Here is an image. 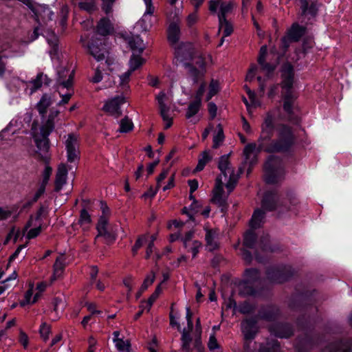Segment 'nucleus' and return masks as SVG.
Here are the masks:
<instances>
[{
    "label": "nucleus",
    "instance_id": "obj_4",
    "mask_svg": "<svg viewBox=\"0 0 352 352\" xmlns=\"http://www.w3.org/2000/svg\"><path fill=\"white\" fill-rule=\"evenodd\" d=\"M264 172V179L267 184H274L282 181L285 173L282 160L270 155L265 164Z\"/></svg>",
    "mask_w": 352,
    "mask_h": 352
},
{
    "label": "nucleus",
    "instance_id": "obj_3",
    "mask_svg": "<svg viewBox=\"0 0 352 352\" xmlns=\"http://www.w3.org/2000/svg\"><path fill=\"white\" fill-rule=\"evenodd\" d=\"M269 236L265 235L258 241L254 232L252 230H248L244 234L243 245L246 248L254 250V254L256 259L261 263L263 261L261 254L266 255L269 252L274 251L273 248L269 244Z\"/></svg>",
    "mask_w": 352,
    "mask_h": 352
},
{
    "label": "nucleus",
    "instance_id": "obj_42",
    "mask_svg": "<svg viewBox=\"0 0 352 352\" xmlns=\"http://www.w3.org/2000/svg\"><path fill=\"white\" fill-rule=\"evenodd\" d=\"M244 275L245 280L252 282L254 285L260 278V273L258 270L254 268L246 270L245 271Z\"/></svg>",
    "mask_w": 352,
    "mask_h": 352
},
{
    "label": "nucleus",
    "instance_id": "obj_14",
    "mask_svg": "<svg viewBox=\"0 0 352 352\" xmlns=\"http://www.w3.org/2000/svg\"><path fill=\"white\" fill-rule=\"evenodd\" d=\"M107 220L105 217H100L96 230L98 234L95 238L96 241L100 237H103L104 241L107 244L113 243L116 239V234L113 232H109L107 230Z\"/></svg>",
    "mask_w": 352,
    "mask_h": 352
},
{
    "label": "nucleus",
    "instance_id": "obj_9",
    "mask_svg": "<svg viewBox=\"0 0 352 352\" xmlns=\"http://www.w3.org/2000/svg\"><path fill=\"white\" fill-rule=\"evenodd\" d=\"M67 162L73 163L80 159L79 138L75 133L67 135L65 142Z\"/></svg>",
    "mask_w": 352,
    "mask_h": 352
},
{
    "label": "nucleus",
    "instance_id": "obj_18",
    "mask_svg": "<svg viewBox=\"0 0 352 352\" xmlns=\"http://www.w3.org/2000/svg\"><path fill=\"white\" fill-rule=\"evenodd\" d=\"M271 334L276 337L286 338L293 333L292 327L288 324H274L270 327Z\"/></svg>",
    "mask_w": 352,
    "mask_h": 352
},
{
    "label": "nucleus",
    "instance_id": "obj_19",
    "mask_svg": "<svg viewBox=\"0 0 352 352\" xmlns=\"http://www.w3.org/2000/svg\"><path fill=\"white\" fill-rule=\"evenodd\" d=\"M302 15L316 17L318 12V3L316 1L300 0Z\"/></svg>",
    "mask_w": 352,
    "mask_h": 352
},
{
    "label": "nucleus",
    "instance_id": "obj_53",
    "mask_svg": "<svg viewBox=\"0 0 352 352\" xmlns=\"http://www.w3.org/2000/svg\"><path fill=\"white\" fill-rule=\"evenodd\" d=\"M238 309L239 311L241 314H248L254 311L255 309V306L248 302H244L243 303L239 305Z\"/></svg>",
    "mask_w": 352,
    "mask_h": 352
},
{
    "label": "nucleus",
    "instance_id": "obj_26",
    "mask_svg": "<svg viewBox=\"0 0 352 352\" xmlns=\"http://www.w3.org/2000/svg\"><path fill=\"white\" fill-rule=\"evenodd\" d=\"M128 43L133 52L142 54L145 49L143 40L138 35L132 36L128 40Z\"/></svg>",
    "mask_w": 352,
    "mask_h": 352
},
{
    "label": "nucleus",
    "instance_id": "obj_54",
    "mask_svg": "<svg viewBox=\"0 0 352 352\" xmlns=\"http://www.w3.org/2000/svg\"><path fill=\"white\" fill-rule=\"evenodd\" d=\"M52 173V167L49 166V164H45V167L42 174L43 179L41 184L46 186L47 184H48Z\"/></svg>",
    "mask_w": 352,
    "mask_h": 352
},
{
    "label": "nucleus",
    "instance_id": "obj_20",
    "mask_svg": "<svg viewBox=\"0 0 352 352\" xmlns=\"http://www.w3.org/2000/svg\"><path fill=\"white\" fill-rule=\"evenodd\" d=\"M67 168L65 164L58 166L55 179L54 190L59 192L67 182Z\"/></svg>",
    "mask_w": 352,
    "mask_h": 352
},
{
    "label": "nucleus",
    "instance_id": "obj_6",
    "mask_svg": "<svg viewBox=\"0 0 352 352\" xmlns=\"http://www.w3.org/2000/svg\"><path fill=\"white\" fill-rule=\"evenodd\" d=\"M50 135V133H44L41 130L33 135L34 142L36 146V153L38 155L39 160L45 164H49L51 159L49 153L50 140L48 137Z\"/></svg>",
    "mask_w": 352,
    "mask_h": 352
},
{
    "label": "nucleus",
    "instance_id": "obj_49",
    "mask_svg": "<svg viewBox=\"0 0 352 352\" xmlns=\"http://www.w3.org/2000/svg\"><path fill=\"white\" fill-rule=\"evenodd\" d=\"M39 333L43 341L46 342L51 333V326L45 322H43L39 328Z\"/></svg>",
    "mask_w": 352,
    "mask_h": 352
},
{
    "label": "nucleus",
    "instance_id": "obj_58",
    "mask_svg": "<svg viewBox=\"0 0 352 352\" xmlns=\"http://www.w3.org/2000/svg\"><path fill=\"white\" fill-rule=\"evenodd\" d=\"M32 295H33V285H31L30 287L26 291L24 295V300L21 302V306H25L28 304H32Z\"/></svg>",
    "mask_w": 352,
    "mask_h": 352
},
{
    "label": "nucleus",
    "instance_id": "obj_7",
    "mask_svg": "<svg viewBox=\"0 0 352 352\" xmlns=\"http://www.w3.org/2000/svg\"><path fill=\"white\" fill-rule=\"evenodd\" d=\"M223 181L221 176H218L215 180V185L212 190V197L211 202L217 205L221 210V212L226 213L228 210V198L231 192L225 193L223 190ZM228 191H229L228 190Z\"/></svg>",
    "mask_w": 352,
    "mask_h": 352
},
{
    "label": "nucleus",
    "instance_id": "obj_30",
    "mask_svg": "<svg viewBox=\"0 0 352 352\" xmlns=\"http://www.w3.org/2000/svg\"><path fill=\"white\" fill-rule=\"evenodd\" d=\"M265 212L261 209L255 210L250 221L251 228H259L263 222Z\"/></svg>",
    "mask_w": 352,
    "mask_h": 352
},
{
    "label": "nucleus",
    "instance_id": "obj_25",
    "mask_svg": "<svg viewBox=\"0 0 352 352\" xmlns=\"http://www.w3.org/2000/svg\"><path fill=\"white\" fill-rule=\"evenodd\" d=\"M254 284L245 279L239 284V294L241 296H254L256 293L254 288Z\"/></svg>",
    "mask_w": 352,
    "mask_h": 352
},
{
    "label": "nucleus",
    "instance_id": "obj_62",
    "mask_svg": "<svg viewBox=\"0 0 352 352\" xmlns=\"http://www.w3.org/2000/svg\"><path fill=\"white\" fill-rule=\"evenodd\" d=\"M193 234L194 232L192 231H188L186 233L185 236L182 238V241L183 242L185 248H188L190 243L193 241H192Z\"/></svg>",
    "mask_w": 352,
    "mask_h": 352
},
{
    "label": "nucleus",
    "instance_id": "obj_16",
    "mask_svg": "<svg viewBox=\"0 0 352 352\" xmlns=\"http://www.w3.org/2000/svg\"><path fill=\"white\" fill-rule=\"evenodd\" d=\"M89 54L97 60L100 61L104 59L106 50L101 41L98 38H92L87 45Z\"/></svg>",
    "mask_w": 352,
    "mask_h": 352
},
{
    "label": "nucleus",
    "instance_id": "obj_56",
    "mask_svg": "<svg viewBox=\"0 0 352 352\" xmlns=\"http://www.w3.org/2000/svg\"><path fill=\"white\" fill-rule=\"evenodd\" d=\"M169 112L170 111L160 113L163 121L165 122V129H168L173 124V118L170 117Z\"/></svg>",
    "mask_w": 352,
    "mask_h": 352
},
{
    "label": "nucleus",
    "instance_id": "obj_46",
    "mask_svg": "<svg viewBox=\"0 0 352 352\" xmlns=\"http://www.w3.org/2000/svg\"><path fill=\"white\" fill-rule=\"evenodd\" d=\"M17 274L14 272L8 278L1 282L0 285V295L3 294L6 290L12 287V285L10 283L11 280H14L16 278Z\"/></svg>",
    "mask_w": 352,
    "mask_h": 352
},
{
    "label": "nucleus",
    "instance_id": "obj_47",
    "mask_svg": "<svg viewBox=\"0 0 352 352\" xmlns=\"http://www.w3.org/2000/svg\"><path fill=\"white\" fill-rule=\"evenodd\" d=\"M43 77V74H38L36 78L30 81L29 84L31 86L30 88V94L35 92L36 90L41 87Z\"/></svg>",
    "mask_w": 352,
    "mask_h": 352
},
{
    "label": "nucleus",
    "instance_id": "obj_63",
    "mask_svg": "<svg viewBox=\"0 0 352 352\" xmlns=\"http://www.w3.org/2000/svg\"><path fill=\"white\" fill-rule=\"evenodd\" d=\"M244 87L246 90V92L248 94L249 99L250 100V102L252 103V107H256V106L259 105L258 102L256 100L255 93L251 91L250 89L248 87V86L245 85Z\"/></svg>",
    "mask_w": 352,
    "mask_h": 352
},
{
    "label": "nucleus",
    "instance_id": "obj_60",
    "mask_svg": "<svg viewBox=\"0 0 352 352\" xmlns=\"http://www.w3.org/2000/svg\"><path fill=\"white\" fill-rule=\"evenodd\" d=\"M123 284L127 288L128 293L127 296H129L132 292L133 287L134 285L133 278L131 276H128L123 279Z\"/></svg>",
    "mask_w": 352,
    "mask_h": 352
},
{
    "label": "nucleus",
    "instance_id": "obj_36",
    "mask_svg": "<svg viewBox=\"0 0 352 352\" xmlns=\"http://www.w3.org/2000/svg\"><path fill=\"white\" fill-rule=\"evenodd\" d=\"M201 104V102L196 100L190 102L186 113V117L187 119L192 118L199 112Z\"/></svg>",
    "mask_w": 352,
    "mask_h": 352
},
{
    "label": "nucleus",
    "instance_id": "obj_5",
    "mask_svg": "<svg viewBox=\"0 0 352 352\" xmlns=\"http://www.w3.org/2000/svg\"><path fill=\"white\" fill-rule=\"evenodd\" d=\"M229 157L230 154H227L219 157L218 168L221 172V174L219 176H221L222 179L223 177H224V181L226 182V188L229 192H232L238 182L240 175L242 173V169L239 168L238 173H236L231 166Z\"/></svg>",
    "mask_w": 352,
    "mask_h": 352
},
{
    "label": "nucleus",
    "instance_id": "obj_8",
    "mask_svg": "<svg viewBox=\"0 0 352 352\" xmlns=\"http://www.w3.org/2000/svg\"><path fill=\"white\" fill-rule=\"evenodd\" d=\"M306 27L294 23L287 30L285 35L281 38V47L285 51L292 42H298L305 34Z\"/></svg>",
    "mask_w": 352,
    "mask_h": 352
},
{
    "label": "nucleus",
    "instance_id": "obj_40",
    "mask_svg": "<svg viewBox=\"0 0 352 352\" xmlns=\"http://www.w3.org/2000/svg\"><path fill=\"white\" fill-rule=\"evenodd\" d=\"M74 5H78L79 8L88 12H92L96 10V5L93 1L82 2L80 0H72Z\"/></svg>",
    "mask_w": 352,
    "mask_h": 352
},
{
    "label": "nucleus",
    "instance_id": "obj_17",
    "mask_svg": "<svg viewBox=\"0 0 352 352\" xmlns=\"http://www.w3.org/2000/svg\"><path fill=\"white\" fill-rule=\"evenodd\" d=\"M241 329L245 340H252L257 331L256 321L253 318L243 320L241 322Z\"/></svg>",
    "mask_w": 352,
    "mask_h": 352
},
{
    "label": "nucleus",
    "instance_id": "obj_12",
    "mask_svg": "<svg viewBox=\"0 0 352 352\" xmlns=\"http://www.w3.org/2000/svg\"><path fill=\"white\" fill-rule=\"evenodd\" d=\"M43 208H40L39 210L37 211L35 217L31 216L29 221L25 224L23 231H27L29 228H30L32 226H36L35 228L30 229L26 235V238L28 239H32L36 238L37 236H38L41 232L42 228H41V217L43 214Z\"/></svg>",
    "mask_w": 352,
    "mask_h": 352
},
{
    "label": "nucleus",
    "instance_id": "obj_50",
    "mask_svg": "<svg viewBox=\"0 0 352 352\" xmlns=\"http://www.w3.org/2000/svg\"><path fill=\"white\" fill-rule=\"evenodd\" d=\"M155 278V275L153 272H151L149 274H148L146 278H144L142 285H141L140 289V295L142 292H144L147 289V288L151 285Z\"/></svg>",
    "mask_w": 352,
    "mask_h": 352
},
{
    "label": "nucleus",
    "instance_id": "obj_31",
    "mask_svg": "<svg viewBox=\"0 0 352 352\" xmlns=\"http://www.w3.org/2000/svg\"><path fill=\"white\" fill-rule=\"evenodd\" d=\"M53 280L60 277L65 270V259L62 256H58L54 264Z\"/></svg>",
    "mask_w": 352,
    "mask_h": 352
},
{
    "label": "nucleus",
    "instance_id": "obj_45",
    "mask_svg": "<svg viewBox=\"0 0 352 352\" xmlns=\"http://www.w3.org/2000/svg\"><path fill=\"white\" fill-rule=\"evenodd\" d=\"M218 131L213 137L212 148H217L223 142L224 135L221 125L219 124L217 126Z\"/></svg>",
    "mask_w": 352,
    "mask_h": 352
},
{
    "label": "nucleus",
    "instance_id": "obj_38",
    "mask_svg": "<svg viewBox=\"0 0 352 352\" xmlns=\"http://www.w3.org/2000/svg\"><path fill=\"white\" fill-rule=\"evenodd\" d=\"M212 159V156L210 155L209 151H204L199 158L198 164L195 168L196 171L202 170L207 163H208Z\"/></svg>",
    "mask_w": 352,
    "mask_h": 352
},
{
    "label": "nucleus",
    "instance_id": "obj_51",
    "mask_svg": "<svg viewBox=\"0 0 352 352\" xmlns=\"http://www.w3.org/2000/svg\"><path fill=\"white\" fill-rule=\"evenodd\" d=\"M219 91V82L215 80H212L209 86V92L208 94L206 100H210L214 96H215Z\"/></svg>",
    "mask_w": 352,
    "mask_h": 352
},
{
    "label": "nucleus",
    "instance_id": "obj_24",
    "mask_svg": "<svg viewBox=\"0 0 352 352\" xmlns=\"http://www.w3.org/2000/svg\"><path fill=\"white\" fill-rule=\"evenodd\" d=\"M180 37V28L176 23H171L167 29V38L170 44L173 47L178 43Z\"/></svg>",
    "mask_w": 352,
    "mask_h": 352
},
{
    "label": "nucleus",
    "instance_id": "obj_43",
    "mask_svg": "<svg viewBox=\"0 0 352 352\" xmlns=\"http://www.w3.org/2000/svg\"><path fill=\"white\" fill-rule=\"evenodd\" d=\"M91 221V219L89 212L85 209L81 210L78 220V223L80 226L83 227L84 230L87 229Z\"/></svg>",
    "mask_w": 352,
    "mask_h": 352
},
{
    "label": "nucleus",
    "instance_id": "obj_57",
    "mask_svg": "<svg viewBox=\"0 0 352 352\" xmlns=\"http://www.w3.org/2000/svg\"><path fill=\"white\" fill-rule=\"evenodd\" d=\"M46 186L40 184L39 188L34 195L31 201L28 202V205H31L38 201V199L45 193Z\"/></svg>",
    "mask_w": 352,
    "mask_h": 352
},
{
    "label": "nucleus",
    "instance_id": "obj_21",
    "mask_svg": "<svg viewBox=\"0 0 352 352\" xmlns=\"http://www.w3.org/2000/svg\"><path fill=\"white\" fill-rule=\"evenodd\" d=\"M278 197L276 193L267 192L262 200V207L267 211H273L278 208Z\"/></svg>",
    "mask_w": 352,
    "mask_h": 352
},
{
    "label": "nucleus",
    "instance_id": "obj_64",
    "mask_svg": "<svg viewBox=\"0 0 352 352\" xmlns=\"http://www.w3.org/2000/svg\"><path fill=\"white\" fill-rule=\"evenodd\" d=\"M337 349L336 351H331V352H352L351 348L346 344V343L340 342L336 344Z\"/></svg>",
    "mask_w": 352,
    "mask_h": 352
},
{
    "label": "nucleus",
    "instance_id": "obj_22",
    "mask_svg": "<svg viewBox=\"0 0 352 352\" xmlns=\"http://www.w3.org/2000/svg\"><path fill=\"white\" fill-rule=\"evenodd\" d=\"M267 54V47L263 45L261 47L259 51V56L258 57V63L261 66V69L266 73L268 76L272 74L275 69V66L265 62V58Z\"/></svg>",
    "mask_w": 352,
    "mask_h": 352
},
{
    "label": "nucleus",
    "instance_id": "obj_44",
    "mask_svg": "<svg viewBox=\"0 0 352 352\" xmlns=\"http://www.w3.org/2000/svg\"><path fill=\"white\" fill-rule=\"evenodd\" d=\"M182 347L186 352H190V343L192 342V338L189 332H187L185 329L182 333Z\"/></svg>",
    "mask_w": 352,
    "mask_h": 352
},
{
    "label": "nucleus",
    "instance_id": "obj_28",
    "mask_svg": "<svg viewBox=\"0 0 352 352\" xmlns=\"http://www.w3.org/2000/svg\"><path fill=\"white\" fill-rule=\"evenodd\" d=\"M156 21L157 17L155 16L144 14L142 17L138 22V25L140 26L143 31L147 32L151 28Z\"/></svg>",
    "mask_w": 352,
    "mask_h": 352
},
{
    "label": "nucleus",
    "instance_id": "obj_34",
    "mask_svg": "<svg viewBox=\"0 0 352 352\" xmlns=\"http://www.w3.org/2000/svg\"><path fill=\"white\" fill-rule=\"evenodd\" d=\"M185 67H190L189 74L194 83H197L199 79H201L205 74V70L202 69H197L195 67L192 66L189 63H185Z\"/></svg>",
    "mask_w": 352,
    "mask_h": 352
},
{
    "label": "nucleus",
    "instance_id": "obj_35",
    "mask_svg": "<svg viewBox=\"0 0 352 352\" xmlns=\"http://www.w3.org/2000/svg\"><path fill=\"white\" fill-rule=\"evenodd\" d=\"M258 352H280V344L277 340H272L265 345L262 344Z\"/></svg>",
    "mask_w": 352,
    "mask_h": 352
},
{
    "label": "nucleus",
    "instance_id": "obj_1",
    "mask_svg": "<svg viewBox=\"0 0 352 352\" xmlns=\"http://www.w3.org/2000/svg\"><path fill=\"white\" fill-rule=\"evenodd\" d=\"M274 129V117L268 112L261 124L258 145L256 143H250L244 148L243 153L246 160H250L255 151L273 153H285L290 150L295 142L292 127L284 124H279L276 129V138L272 139Z\"/></svg>",
    "mask_w": 352,
    "mask_h": 352
},
{
    "label": "nucleus",
    "instance_id": "obj_37",
    "mask_svg": "<svg viewBox=\"0 0 352 352\" xmlns=\"http://www.w3.org/2000/svg\"><path fill=\"white\" fill-rule=\"evenodd\" d=\"M144 62V60L140 56V54L135 55L134 53L132 54L129 60V69L133 72L141 67Z\"/></svg>",
    "mask_w": 352,
    "mask_h": 352
},
{
    "label": "nucleus",
    "instance_id": "obj_33",
    "mask_svg": "<svg viewBox=\"0 0 352 352\" xmlns=\"http://www.w3.org/2000/svg\"><path fill=\"white\" fill-rule=\"evenodd\" d=\"M217 232L213 230H207L206 233V241L210 250H213L217 248Z\"/></svg>",
    "mask_w": 352,
    "mask_h": 352
},
{
    "label": "nucleus",
    "instance_id": "obj_61",
    "mask_svg": "<svg viewBox=\"0 0 352 352\" xmlns=\"http://www.w3.org/2000/svg\"><path fill=\"white\" fill-rule=\"evenodd\" d=\"M116 348L120 351H128L130 346L129 342L127 341H124L122 339H120L116 342H114Z\"/></svg>",
    "mask_w": 352,
    "mask_h": 352
},
{
    "label": "nucleus",
    "instance_id": "obj_13",
    "mask_svg": "<svg viewBox=\"0 0 352 352\" xmlns=\"http://www.w3.org/2000/svg\"><path fill=\"white\" fill-rule=\"evenodd\" d=\"M126 102L125 98L122 96H116L107 100L102 107V110L108 114L118 118L122 115L120 107Z\"/></svg>",
    "mask_w": 352,
    "mask_h": 352
},
{
    "label": "nucleus",
    "instance_id": "obj_39",
    "mask_svg": "<svg viewBox=\"0 0 352 352\" xmlns=\"http://www.w3.org/2000/svg\"><path fill=\"white\" fill-rule=\"evenodd\" d=\"M134 125L132 120L127 116H125L120 121V133H129L133 129Z\"/></svg>",
    "mask_w": 352,
    "mask_h": 352
},
{
    "label": "nucleus",
    "instance_id": "obj_11",
    "mask_svg": "<svg viewBox=\"0 0 352 352\" xmlns=\"http://www.w3.org/2000/svg\"><path fill=\"white\" fill-rule=\"evenodd\" d=\"M292 275L290 266L273 267L267 270V276L269 280L274 283H282L287 281Z\"/></svg>",
    "mask_w": 352,
    "mask_h": 352
},
{
    "label": "nucleus",
    "instance_id": "obj_48",
    "mask_svg": "<svg viewBox=\"0 0 352 352\" xmlns=\"http://www.w3.org/2000/svg\"><path fill=\"white\" fill-rule=\"evenodd\" d=\"M166 97V94L164 91L160 92L156 96V100L160 108V113L170 111V107L164 103Z\"/></svg>",
    "mask_w": 352,
    "mask_h": 352
},
{
    "label": "nucleus",
    "instance_id": "obj_2",
    "mask_svg": "<svg viewBox=\"0 0 352 352\" xmlns=\"http://www.w3.org/2000/svg\"><path fill=\"white\" fill-rule=\"evenodd\" d=\"M281 95L283 99V109L289 115L293 114L294 104L297 95L293 91L294 70L290 63H285L281 67Z\"/></svg>",
    "mask_w": 352,
    "mask_h": 352
},
{
    "label": "nucleus",
    "instance_id": "obj_23",
    "mask_svg": "<svg viewBox=\"0 0 352 352\" xmlns=\"http://www.w3.org/2000/svg\"><path fill=\"white\" fill-rule=\"evenodd\" d=\"M58 83L62 85L64 88L69 89L72 86L74 71L69 72L65 68H61L58 72Z\"/></svg>",
    "mask_w": 352,
    "mask_h": 352
},
{
    "label": "nucleus",
    "instance_id": "obj_10",
    "mask_svg": "<svg viewBox=\"0 0 352 352\" xmlns=\"http://www.w3.org/2000/svg\"><path fill=\"white\" fill-rule=\"evenodd\" d=\"M175 49V58L177 62L188 63L193 58L195 49L191 43H179L173 46Z\"/></svg>",
    "mask_w": 352,
    "mask_h": 352
},
{
    "label": "nucleus",
    "instance_id": "obj_55",
    "mask_svg": "<svg viewBox=\"0 0 352 352\" xmlns=\"http://www.w3.org/2000/svg\"><path fill=\"white\" fill-rule=\"evenodd\" d=\"M201 247V243L199 241L195 240L190 243V247L188 248H186L188 252H191L192 254V258H195L198 252H199V249Z\"/></svg>",
    "mask_w": 352,
    "mask_h": 352
},
{
    "label": "nucleus",
    "instance_id": "obj_41",
    "mask_svg": "<svg viewBox=\"0 0 352 352\" xmlns=\"http://www.w3.org/2000/svg\"><path fill=\"white\" fill-rule=\"evenodd\" d=\"M221 30L223 32V37H227L233 32V26L227 19L223 21H219V33Z\"/></svg>",
    "mask_w": 352,
    "mask_h": 352
},
{
    "label": "nucleus",
    "instance_id": "obj_59",
    "mask_svg": "<svg viewBox=\"0 0 352 352\" xmlns=\"http://www.w3.org/2000/svg\"><path fill=\"white\" fill-rule=\"evenodd\" d=\"M208 347L210 351H213L219 348V344H218L214 333H212L210 335L209 340L208 342Z\"/></svg>",
    "mask_w": 352,
    "mask_h": 352
},
{
    "label": "nucleus",
    "instance_id": "obj_15",
    "mask_svg": "<svg viewBox=\"0 0 352 352\" xmlns=\"http://www.w3.org/2000/svg\"><path fill=\"white\" fill-rule=\"evenodd\" d=\"M112 19V14L107 15V16L100 19L96 26V33L102 36L113 34L115 32V28Z\"/></svg>",
    "mask_w": 352,
    "mask_h": 352
},
{
    "label": "nucleus",
    "instance_id": "obj_52",
    "mask_svg": "<svg viewBox=\"0 0 352 352\" xmlns=\"http://www.w3.org/2000/svg\"><path fill=\"white\" fill-rule=\"evenodd\" d=\"M101 9L106 15L112 14L113 6L116 0H101Z\"/></svg>",
    "mask_w": 352,
    "mask_h": 352
},
{
    "label": "nucleus",
    "instance_id": "obj_32",
    "mask_svg": "<svg viewBox=\"0 0 352 352\" xmlns=\"http://www.w3.org/2000/svg\"><path fill=\"white\" fill-rule=\"evenodd\" d=\"M233 8V2H222L220 5V10L218 14L219 21H223V20H226V15L232 11Z\"/></svg>",
    "mask_w": 352,
    "mask_h": 352
},
{
    "label": "nucleus",
    "instance_id": "obj_29",
    "mask_svg": "<svg viewBox=\"0 0 352 352\" xmlns=\"http://www.w3.org/2000/svg\"><path fill=\"white\" fill-rule=\"evenodd\" d=\"M52 104L51 97L47 94H43L41 100L36 104V109L39 114L44 116L47 111L48 107Z\"/></svg>",
    "mask_w": 352,
    "mask_h": 352
},
{
    "label": "nucleus",
    "instance_id": "obj_27",
    "mask_svg": "<svg viewBox=\"0 0 352 352\" xmlns=\"http://www.w3.org/2000/svg\"><path fill=\"white\" fill-rule=\"evenodd\" d=\"M58 113L59 111L57 110L52 111L48 116L47 121L41 126L40 130L44 133H51L54 129V120Z\"/></svg>",
    "mask_w": 352,
    "mask_h": 352
}]
</instances>
